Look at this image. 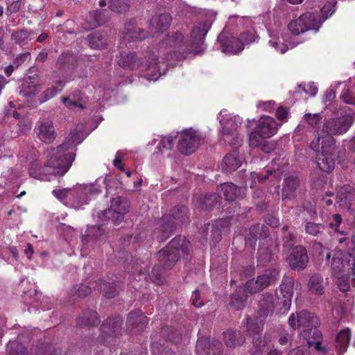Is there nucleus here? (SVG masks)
Segmentation results:
<instances>
[{
    "mask_svg": "<svg viewBox=\"0 0 355 355\" xmlns=\"http://www.w3.org/2000/svg\"><path fill=\"white\" fill-rule=\"evenodd\" d=\"M211 25L212 20L208 18L196 23L191 30L190 43L184 40L182 33L174 32L166 35L163 40V44L177 49L173 55L178 60L184 58V54L187 52H200L204 49L205 37Z\"/></svg>",
    "mask_w": 355,
    "mask_h": 355,
    "instance_id": "obj_1",
    "label": "nucleus"
},
{
    "mask_svg": "<svg viewBox=\"0 0 355 355\" xmlns=\"http://www.w3.org/2000/svg\"><path fill=\"white\" fill-rule=\"evenodd\" d=\"M64 146L51 148L46 151L48 159L43 166H37L32 163L29 170L31 176L40 180H46L49 175L63 176L70 168L76 154L66 153Z\"/></svg>",
    "mask_w": 355,
    "mask_h": 355,
    "instance_id": "obj_2",
    "label": "nucleus"
},
{
    "mask_svg": "<svg viewBox=\"0 0 355 355\" xmlns=\"http://www.w3.org/2000/svg\"><path fill=\"white\" fill-rule=\"evenodd\" d=\"M191 250V244L189 241L179 235L157 252V259L164 270H171L180 257V251H182L184 258L188 259Z\"/></svg>",
    "mask_w": 355,
    "mask_h": 355,
    "instance_id": "obj_3",
    "label": "nucleus"
},
{
    "mask_svg": "<svg viewBox=\"0 0 355 355\" xmlns=\"http://www.w3.org/2000/svg\"><path fill=\"white\" fill-rule=\"evenodd\" d=\"M279 277V269L276 268H268L256 278L247 281L245 287L250 294L258 293L270 285L275 284Z\"/></svg>",
    "mask_w": 355,
    "mask_h": 355,
    "instance_id": "obj_4",
    "label": "nucleus"
},
{
    "mask_svg": "<svg viewBox=\"0 0 355 355\" xmlns=\"http://www.w3.org/2000/svg\"><path fill=\"white\" fill-rule=\"evenodd\" d=\"M279 277V269L276 268H268L256 278L247 281L245 287L250 294L258 293L270 285L275 284Z\"/></svg>",
    "mask_w": 355,
    "mask_h": 355,
    "instance_id": "obj_5",
    "label": "nucleus"
},
{
    "mask_svg": "<svg viewBox=\"0 0 355 355\" xmlns=\"http://www.w3.org/2000/svg\"><path fill=\"white\" fill-rule=\"evenodd\" d=\"M351 243L354 254L338 252L333 254L331 268L334 275H338L347 269L351 270L352 275H355V234L352 236Z\"/></svg>",
    "mask_w": 355,
    "mask_h": 355,
    "instance_id": "obj_6",
    "label": "nucleus"
},
{
    "mask_svg": "<svg viewBox=\"0 0 355 355\" xmlns=\"http://www.w3.org/2000/svg\"><path fill=\"white\" fill-rule=\"evenodd\" d=\"M203 141L204 137L199 131L186 129L180 134L178 148L181 153L189 155L198 148Z\"/></svg>",
    "mask_w": 355,
    "mask_h": 355,
    "instance_id": "obj_7",
    "label": "nucleus"
},
{
    "mask_svg": "<svg viewBox=\"0 0 355 355\" xmlns=\"http://www.w3.org/2000/svg\"><path fill=\"white\" fill-rule=\"evenodd\" d=\"M354 121L351 114L324 119L322 127V132L328 135H339L345 133Z\"/></svg>",
    "mask_w": 355,
    "mask_h": 355,
    "instance_id": "obj_8",
    "label": "nucleus"
},
{
    "mask_svg": "<svg viewBox=\"0 0 355 355\" xmlns=\"http://www.w3.org/2000/svg\"><path fill=\"white\" fill-rule=\"evenodd\" d=\"M294 279L292 277L284 276L279 286L280 294L277 295L276 306L279 311L284 313L290 309L291 300L293 296Z\"/></svg>",
    "mask_w": 355,
    "mask_h": 355,
    "instance_id": "obj_9",
    "label": "nucleus"
},
{
    "mask_svg": "<svg viewBox=\"0 0 355 355\" xmlns=\"http://www.w3.org/2000/svg\"><path fill=\"white\" fill-rule=\"evenodd\" d=\"M309 147L316 153L324 155H333L336 150V140L331 135L320 136L318 130L315 131V137L310 143Z\"/></svg>",
    "mask_w": 355,
    "mask_h": 355,
    "instance_id": "obj_10",
    "label": "nucleus"
},
{
    "mask_svg": "<svg viewBox=\"0 0 355 355\" xmlns=\"http://www.w3.org/2000/svg\"><path fill=\"white\" fill-rule=\"evenodd\" d=\"M287 258L289 266L298 271L304 270L309 263L306 249L301 245L295 246Z\"/></svg>",
    "mask_w": 355,
    "mask_h": 355,
    "instance_id": "obj_11",
    "label": "nucleus"
},
{
    "mask_svg": "<svg viewBox=\"0 0 355 355\" xmlns=\"http://www.w3.org/2000/svg\"><path fill=\"white\" fill-rule=\"evenodd\" d=\"M301 184L302 181L296 174H285L282 190V200H295Z\"/></svg>",
    "mask_w": 355,
    "mask_h": 355,
    "instance_id": "obj_12",
    "label": "nucleus"
},
{
    "mask_svg": "<svg viewBox=\"0 0 355 355\" xmlns=\"http://www.w3.org/2000/svg\"><path fill=\"white\" fill-rule=\"evenodd\" d=\"M151 36L150 32L137 26V21L130 19L125 21L123 40L128 42L145 40Z\"/></svg>",
    "mask_w": 355,
    "mask_h": 355,
    "instance_id": "obj_13",
    "label": "nucleus"
},
{
    "mask_svg": "<svg viewBox=\"0 0 355 355\" xmlns=\"http://www.w3.org/2000/svg\"><path fill=\"white\" fill-rule=\"evenodd\" d=\"M175 228V224L171 220V216L165 214L158 222L157 227L153 231V239L159 243L164 242L172 235Z\"/></svg>",
    "mask_w": 355,
    "mask_h": 355,
    "instance_id": "obj_14",
    "label": "nucleus"
},
{
    "mask_svg": "<svg viewBox=\"0 0 355 355\" xmlns=\"http://www.w3.org/2000/svg\"><path fill=\"white\" fill-rule=\"evenodd\" d=\"M221 51L225 53L237 54L243 50V44L239 39L230 33L223 31L218 36Z\"/></svg>",
    "mask_w": 355,
    "mask_h": 355,
    "instance_id": "obj_15",
    "label": "nucleus"
},
{
    "mask_svg": "<svg viewBox=\"0 0 355 355\" xmlns=\"http://www.w3.org/2000/svg\"><path fill=\"white\" fill-rule=\"evenodd\" d=\"M195 207L203 210H211L220 206L222 198L218 193H207L193 199Z\"/></svg>",
    "mask_w": 355,
    "mask_h": 355,
    "instance_id": "obj_16",
    "label": "nucleus"
},
{
    "mask_svg": "<svg viewBox=\"0 0 355 355\" xmlns=\"http://www.w3.org/2000/svg\"><path fill=\"white\" fill-rule=\"evenodd\" d=\"M35 131L37 137L46 144L53 142L57 135L53 122L49 119L39 121L36 124Z\"/></svg>",
    "mask_w": 355,
    "mask_h": 355,
    "instance_id": "obj_17",
    "label": "nucleus"
},
{
    "mask_svg": "<svg viewBox=\"0 0 355 355\" xmlns=\"http://www.w3.org/2000/svg\"><path fill=\"white\" fill-rule=\"evenodd\" d=\"M91 284L94 290L100 291L108 299L114 298L117 295L123 285L122 282L119 281L106 282L102 279L95 280Z\"/></svg>",
    "mask_w": 355,
    "mask_h": 355,
    "instance_id": "obj_18",
    "label": "nucleus"
},
{
    "mask_svg": "<svg viewBox=\"0 0 355 355\" xmlns=\"http://www.w3.org/2000/svg\"><path fill=\"white\" fill-rule=\"evenodd\" d=\"M277 130V123L270 116H263L259 121L256 129L251 133H256L260 138H269Z\"/></svg>",
    "mask_w": 355,
    "mask_h": 355,
    "instance_id": "obj_19",
    "label": "nucleus"
},
{
    "mask_svg": "<svg viewBox=\"0 0 355 355\" xmlns=\"http://www.w3.org/2000/svg\"><path fill=\"white\" fill-rule=\"evenodd\" d=\"M79 60L75 53L70 51L63 52L58 58L55 67L60 71H69L77 68Z\"/></svg>",
    "mask_w": 355,
    "mask_h": 355,
    "instance_id": "obj_20",
    "label": "nucleus"
},
{
    "mask_svg": "<svg viewBox=\"0 0 355 355\" xmlns=\"http://www.w3.org/2000/svg\"><path fill=\"white\" fill-rule=\"evenodd\" d=\"M143 62L144 60L141 57L131 51L121 53L118 60V64L121 67L129 70H137Z\"/></svg>",
    "mask_w": 355,
    "mask_h": 355,
    "instance_id": "obj_21",
    "label": "nucleus"
},
{
    "mask_svg": "<svg viewBox=\"0 0 355 355\" xmlns=\"http://www.w3.org/2000/svg\"><path fill=\"white\" fill-rule=\"evenodd\" d=\"M123 319L120 315L109 317L103 321L100 330L107 336H116L121 333Z\"/></svg>",
    "mask_w": 355,
    "mask_h": 355,
    "instance_id": "obj_22",
    "label": "nucleus"
},
{
    "mask_svg": "<svg viewBox=\"0 0 355 355\" xmlns=\"http://www.w3.org/2000/svg\"><path fill=\"white\" fill-rule=\"evenodd\" d=\"M171 21V16L168 13L153 16L149 21L151 36L153 33H162L167 30Z\"/></svg>",
    "mask_w": 355,
    "mask_h": 355,
    "instance_id": "obj_23",
    "label": "nucleus"
},
{
    "mask_svg": "<svg viewBox=\"0 0 355 355\" xmlns=\"http://www.w3.org/2000/svg\"><path fill=\"white\" fill-rule=\"evenodd\" d=\"M248 293L245 286L237 287L235 292L230 296V308L236 311L243 309L247 303Z\"/></svg>",
    "mask_w": 355,
    "mask_h": 355,
    "instance_id": "obj_24",
    "label": "nucleus"
},
{
    "mask_svg": "<svg viewBox=\"0 0 355 355\" xmlns=\"http://www.w3.org/2000/svg\"><path fill=\"white\" fill-rule=\"evenodd\" d=\"M302 336L306 340L307 345L309 347L313 346L318 351L322 350V335L318 327H311V328L305 329L302 332Z\"/></svg>",
    "mask_w": 355,
    "mask_h": 355,
    "instance_id": "obj_25",
    "label": "nucleus"
},
{
    "mask_svg": "<svg viewBox=\"0 0 355 355\" xmlns=\"http://www.w3.org/2000/svg\"><path fill=\"white\" fill-rule=\"evenodd\" d=\"M297 328L318 327L320 324V321L318 316L314 313L309 312L307 310H302L297 313Z\"/></svg>",
    "mask_w": 355,
    "mask_h": 355,
    "instance_id": "obj_26",
    "label": "nucleus"
},
{
    "mask_svg": "<svg viewBox=\"0 0 355 355\" xmlns=\"http://www.w3.org/2000/svg\"><path fill=\"white\" fill-rule=\"evenodd\" d=\"M242 162L241 156L234 150L224 157L221 166L226 172L235 171L241 166Z\"/></svg>",
    "mask_w": 355,
    "mask_h": 355,
    "instance_id": "obj_27",
    "label": "nucleus"
},
{
    "mask_svg": "<svg viewBox=\"0 0 355 355\" xmlns=\"http://www.w3.org/2000/svg\"><path fill=\"white\" fill-rule=\"evenodd\" d=\"M166 216H171V220L175 224V227L184 223H187L190 220V214L188 208L184 205L175 206L168 214Z\"/></svg>",
    "mask_w": 355,
    "mask_h": 355,
    "instance_id": "obj_28",
    "label": "nucleus"
},
{
    "mask_svg": "<svg viewBox=\"0 0 355 355\" xmlns=\"http://www.w3.org/2000/svg\"><path fill=\"white\" fill-rule=\"evenodd\" d=\"M148 318L140 310H135L128 313L126 324L141 331L148 324Z\"/></svg>",
    "mask_w": 355,
    "mask_h": 355,
    "instance_id": "obj_29",
    "label": "nucleus"
},
{
    "mask_svg": "<svg viewBox=\"0 0 355 355\" xmlns=\"http://www.w3.org/2000/svg\"><path fill=\"white\" fill-rule=\"evenodd\" d=\"M275 299L273 295L266 293L259 302L258 313L260 317L266 318L273 313L275 308Z\"/></svg>",
    "mask_w": 355,
    "mask_h": 355,
    "instance_id": "obj_30",
    "label": "nucleus"
},
{
    "mask_svg": "<svg viewBox=\"0 0 355 355\" xmlns=\"http://www.w3.org/2000/svg\"><path fill=\"white\" fill-rule=\"evenodd\" d=\"M110 19L107 10H96L89 12V28L94 29L107 23Z\"/></svg>",
    "mask_w": 355,
    "mask_h": 355,
    "instance_id": "obj_31",
    "label": "nucleus"
},
{
    "mask_svg": "<svg viewBox=\"0 0 355 355\" xmlns=\"http://www.w3.org/2000/svg\"><path fill=\"white\" fill-rule=\"evenodd\" d=\"M76 322L80 327H94L99 324L101 320L97 312L87 309L77 318Z\"/></svg>",
    "mask_w": 355,
    "mask_h": 355,
    "instance_id": "obj_32",
    "label": "nucleus"
},
{
    "mask_svg": "<svg viewBox=\"0 0 355 355\" xmlns=\"http://www.w3.org/2000/svg\"><path fill=\"white\" fill-rule=\"evenodd\" d=\"M304 24L306 31H318L322 24V18L318 12H306L300 15V21Z\"/></svg>",
    "mask_w": 355,
    "mask_h": 355,
    "instance_id": "obj_33",
    "label": "nucleus"
},
{
    "mask_svg": "<svg viewBox=\"0 0 355 355\" xmlns=\"http://www.w3.org/2000/svg\"><path fill=\"white\" fill-rule=\"evenodd\" d=\"M351 336V331L349 328L343 329L337 334L335 339V348L338 354H343L347 351Z\"/></svg>",
    "mask_w": 355,
    "mask_h": 355,
    "instance_id": "obj_34",
    "label": "nucleus"
},
{
    "mask_svg": "<svg viewBox=\"0 0 355 355\" xmlns=\"http://www.w3.org/2000/svg\"><path fill=\"white\" fill-rule=\"evenodd\" d=\"M282 247L284 252H289L295 246L297 242V236L293 228L288 225H284L281 230Z\"/></svg>",
    "mask_w": 355,
    "mask_h": 355,
    "instance_id": "obj_35",
    "label": "nucleus"
},
{
    "mask_svg": "<svg viewBox=\"0 0 355 355\" xmlns=\"http://www.w3.org/2000/svg\"><path fill=\"white\" fill-rule=\"evenodd\" d=\"M245 336L240 331L229 329L223 333V340L229 347L242 345L245 342Z\"/></svg>",
    "mask_w": 355,
    "mask_h": 355,
    "instance_id": "obj_36",
    "label": "nucleus"
},
{
    "mask_svg": "<svg viewBox=\"0 0 355 355\" xmlns=\"http://www.w3.org/2000/svg\"><path fill=\"white\" fill-rule=\"evenodd\" d=\"M250 146L258 148L266 153H270L275 149V145L263 138H260L256 133H250L249 137Z\"/></svg>",
    "mask_w": 355,
    "mask_h": 355,
    "instance_id": "obj_37",
    "label": "nucleus"
},
{
    "mask_svg": "<svg viewBox=\"0 0 355 355\" xmlns=\"http://www.w3.org/2000/svg\"><path fill=\"white\" fill-rule=\"evenodd\" d=\"M35 34L33 30L21 28L14 30L11 33L10 40L15 44L20 46L26 45L31 40V37Z\"/></svg>",
    "mask_w": 355,
    "mask_h": 355,
    "instance_id": "obj_38",
    "label": "nucleus"
},
{
    "mask_svg": "<svg viewBox=\"0 0 355 355\" xmlns=\"http://www.w3.org/2000/svg\"><path fill=\"white\" fill-rule=\"evenodd\" d=\"M309 291L314 294L322 295L324 293V282L323 277L319 274H313L308 281Z\"/></svg>",
    "mask_w": 355,
    "mask_h": 355,
    "instance_id": "obj_39",
    "label": "nucleus"
},
{
    "mask_svg": "<svg viewBox=\"0 0 355 355\" xmlns=\"http://www.w3.org/2000/svg\"><path fill=\"white\" fill-rule=\"evenodd\" d=\"M86 40L89 46L93 49L101 50L106 48L107 45L106 37L99 32H94L89 34Z\"/></svg>",
    "mask_w": 355,
    "mask_h": 355,
    "instance_id": "obj_40",
    "label": "nucleus"
},
{
    "mask_svg": "<svg viewBox=\"0 0 355 355\" xmlns=\"http://www.w3.org/2000/svg\"><path fill=\"white\" fill-rule=\"evenodd\" d=\"M353 191L340 192L336 198V204L347 209H354Z\"/></svg>",
    "mask_w": 355,
    "mask_h": 355,
    "instance_id": "obj_41",
    "label": "nucleus"
},
{
    "mask_svg": "<svg viewBox=\"0 0 355 355\" xmlns=\"http://www.w3.org/2000/svg\"><path fill=\"white\" fill-rule=\"evenodd\" d=\"M220 191L226 200L234 201L241 193V189L232 182H225L220 185Z\"/></svg>",
    "mask_w": 355,
    "mask_h": 355,
    "instance_id": "obj_42",
    "label": "nucleus"
},
{
    "mask_svg": "<svg viewBox=\"0 0 355 355\" xmlns=\"http://www.w3.org/2000/svg\"><path fill=\"white\" fill-rule=\"evenodd\" d=\"M110 209L126 214L130 211V203L125 197L118 196L112 199Z\"/></svg>",
    "mask_w": 355,
    "mask_h": 355,
    "instance_id": "obj_43",
    "label": "nucleus"
},
{
    "mask_svg": "<svg viewBox=\"0 0 355 355\" xmlns=\"http://www.w3.org/2000/svg\"><path fill=\"white\" fill-rule=\"evenodd\" d=\"M220 123L223 127V137H226L227 139L231 135H235V133H237V129L241 124L236 117L231 118L225 121L221 120Z\"/></svg>",
    "mask_w": 355,
    "mask_h": 355,
    "instance_id": "obj_44",
    "label": "nucleus"
},
{
    "mask_svg": "<svg viewBox=\"0 0 355 355\" xmlns=\"http://www.w3.org/2000/svg\"><path fill=\"white\" fill-rule=\"evenodd\" d=\"M106 238L105 232L102 229V225L92 226L88 227L85 232V234L83 236V241L89 239L96 241L104 240Z\"/></svg>",
    "mask_w": 355,
    "mask_h": 355,
    "instance_id": "obj_45",
    "label": "nucleus"
},
{
    "mask_svg": "<svg viewBox=\"0 0 355 355\" xmlns=\"http://www.w3.org/2000/svg\"><path fill=\"white\" fill-rule=\"evenodd\" d=\"M125 214L114 211L112 209H105L98 213V217L103 220L106 218L111 220L112 223L115 225H119L124 219Z\"/></svg>",
    "mask_w": 355,
    "mask_h": 355,
    "instance_id": "obj_46",
    "label": "nucleus"
},
{
    "mask_svg": "<svg viewBox=\"0 0 355 355\" xmlns=\"http://www.w3.org/2000/svg\"><path fill=\"white\" fill-rule=\"evenodd\" d=\"M275 260L271 250L268 247L261 246L257 252V262L259 265L265 266Z\"/></svg>",
    "mask_w": 355,
    "mask_h": 355,
    "instance_id": "obj_47",
    "label": "nucleus"
},
{
    "mask_svg": "<svg viewBox=\"0 0 355 355\" xmlns=\"http://www.w3.org/2000/svg\"><path fill=\"white\" fill-rule=\"evenodd\" d=\"M35 355H61L62 349L53 344H45L37 346L35 348Z\"/></svg>",
    "mask_w": 355,
    "mask_h": 355,
    "instance_id": "obj_48",
    "label": "nucleus"
},
{
    "mask_svg": "<svg viewBox=\"0 0 355 355\" xmlns=\"http://www.w3.org/2000/svg\"><path fill=\"white\" fill-rule=\"evenodd\" d=\"M325 227L322 223H316L314 222H306L304 225L305 232L313 236H321L324 234Z\"/></svg>",
    "mask_w": 355,
    "mask_h": 355,
    "instance_id": "obj_49",
    "label": "nucleus"
},
{
    "mask_svg": "<svg viewBox=\"0 0 355 355\" xmlns=\"http://www.w3.org/2000/svg\"><path fill=\"white\" fill-rule=\"evenodd\" d=\"M318 166L321 171L327 173L331 172L335 166L334 159L331 155H321L317 161Z\"/></svg>",
    "mask_w": 355,
    "mask_h": 355,
    "instance_id": "obj_50",
    "label": "nucleus"
},
{
    "mask_svg": "<svg viewBox=\"0 0 355 355\" xmlns=\"http://www.w3.org/2000/svg\"><path fill=\"white\" fill-rule=\"evenodd\" d=\"M196 350L198 355H211V339L204 337L199 338L196 343Z\"/></svg>",
    "mask_w": 355,
    "mask_h": 355,
    "instance_id": "obj_51",
    "label": "nucleus"
},
{
    "mask_svg": "<svg viewBox=\"0 0 355 355\" xmlns=\"http://www.w3.org/2000/svg\"><path fill=\"white\" fill-rule=\"evenodd\" d=\"M227 226V221L226 219L220 218L215 221L211 225V236L213 240L218 242L221 238V229Z\"/></svg>",
    "mask_w": 355,
    "mask_h": 355,
    "instance_id": "obj_52",
    "label": "nucleus"
},
{
    "mask_svg": "<svg viewBox=\"0 0 355 355\" xmlns=\"http://www.w3.org/2000/svg\"><path fill=\"white\" fill-rule=\"evenodd\" d=\"M7 355H28V352L21 343L10 341L7 345Z\"/></svg>",
    "mask_w": 355,
    "mask_h": 355,
    "instance_id": "obj_53",
    "label": "nucleus"
},
{
    "mask_svg": "<svg viewBox=\"0 0 355 355\" xmlns=\"http://www.w3.org/2000/svg\"><path fill=\"white\" fill-rule=\"evenodd\" d=\"M109 8L116 13H125L129 10L130 5L127 0H110Z\"/></svg>",
    "mask_w": 355,
    "mask_h": 355,
    "instance_id": "obj_54",
    "label": "nucleus"
},
{
    "mask_svg": "<svg viewBox=\"0 0 355 355\" xmlns=\"http://www.w3.org/2000/svg\"><path fill=\"white\" fill-rule=\"evenodd\" d=\"M343 218L338 214H335L332 216V221L329 223V227L334 230V232L340 234V235H346L347 232L345 229L340 228Z\"/></svg>",
    "mask_w": 355,
    "mask_h": 355,
    "instance_id": "obj_55",
    "label": "nucleus"
},
{
    "mask_svg": "<svg viewBox=\"0 0 355 355\" xmlns=\"http://www.w3.org/2000/svg\"><path fill=\"white\" fill-rule=\"evenodd\" d=\"M300 21V16L297 19L292 20L288 25V30L294 35H299L301 33L306 32V26L304 23Z\"/></svg>",
    "mask_w": 355,
    "mask_h": 355,
    "instance_id": "obj_56",
    "label": "nucleus"
},
{
    "mask_svg": "<svg viewBox=\"0 0 355 355\" xmlns=\"http://www.w3.org/2000/svg\"><path fill=\"white\" fill-rule=\"evenodd\" d=\"M340 98L345 104L355 107V88H344L340 94Z\"/></svg>",
    "mask_w": 355,
    "mask_h": 355,
    "instance_id": "obj_57",
    "label": "nucleus"
},
{
    "mask_svg": "<svg viewBox=\"0 0 355 355\" xmlns=\"http://www.w3.org/2000/svg\"><path fill=\"white\" fill-rule=\"evenodd\" d=\"M322 115L320 113H306L304 115V120L313 128H318L320 127L322 122Z\"/></svg>",
    "mask_w": 355,
    "mask_h": 355,
    "instance_id": "obj_58",
    "label": "nucleus"
},
{
    "mask_svg": "<svg viewBox=\"0 0 355 355\" xmlns=\"http://www.w3.org/2000/svg\"><path fill=\"white\" fill-rule=\"evenodd\" d=\"M92 187H94L93 185L90 186H85L84 187H80L76 189V192H79V190L81 189L80 197L78 200V205L77 207H80L82 205L88 204L89 202V197L87 192L89 191L90 195L92 193Z\"/></svg>",
    "mask_w": 355,
    "mask_h": 355,
    "instance_id": "obj_59",
    "label": "nucleus"
},
{
    "mask_svg": "<svg viewBox=\"0 0 355 355\" xmlns=\"http://www.w3.org/2000/svg\"><path fill=\"white\" fill-rule=\"evenodd\" d=\"M247 331L251 337L261 334L263 331V324L257 320H249L247 324Z\"/></svg>",
    "mask_w": 355,
    "mask_h": 355,
    "instance_id": "obj_60",
    "label": "nucleus"
},
{
    "mask_svg": "<svg viewBox=\"0 0 355 355\" xmlns=\"http://www.w3.org/2000/svg\"><path fill=\"white\" fill-rule=\"evenodd\" d=\"M80 142L79 134L73 132L69 135L68 137L60 146H64V149L67 150L70 148L76 147Z\"/></svg>",
    "mask_w": 355,
    "mask_h": 355,
    "instance_id": "obj_61",
    "label": "nucleus"
},
{
    "mask_svg": "<svg viewBox=\"0 0 355 355\" xmlns=\"http://www.w3.org/2000/svg\"><path fill=\"white\" fill-rule=\"evenodd\" d=\"M165 270L159 264L155 266L152 269L150 275L153 282L157 284H163L164 282V271Z\"/></svg>",
    "mask_w": 355,
    "mask_h": 355,
    "instance_id": "obj_62",
    "label": "nucleus"
},
{
    "mask_svg": "<svg viewBox=\"0 0 355 355\" xmlns=\"http://www.w3.org/2000/svg\"><path fill=\"white\" fill-rule=\"evenodd\" d=\"M61 101L69 109H73L76 107L81 109L85 107L84 105L75 98L74 94H71L69 96L62 97Z\"/></svg>",
    "mask_w": 355,
    "mask_h": 355,
    "instance_id": "obj_63",
    "label": "nucleus"
},
{
    "mask_svg": "<svg viewBox=\"0 0 355 355\" xmlns=\"http://www.w3.org/2000/svg\"><path fill=\"white\" fill-rule=\"evenodd\" d=\"M162 335L171 342H178L180 340V334L174 329L166 327L162 329Z\"/></svg>",
    "mask_w": 355,
    "mask_h": 355,
    "instance_id": "obj_64",
    "label": "nucleus"
}]
</instances>
